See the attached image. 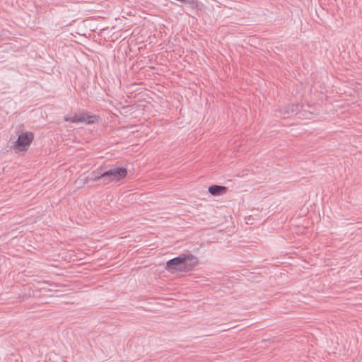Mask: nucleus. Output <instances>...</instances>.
Masks as SVG:
<instances>
[{
	"label": "nucleus",
	"instance_id": "f257e3e1",
	"mask_svg": "<svg viewBox=\"0 0 362 362\" xmlns=\"http://www.w3.org/2000/svg\"><path fill=\"white\" fill-rule=\"evenodd\" d=\"M198 259L192 254H181L168 260L165 269L170 272H188L192 271L197 264Z\"/></svg>",
	"mask_w": 362,
	"mask_h": 362
},
{
	"label": "nucleus",
	"instance_id": "f03ea898",
	"mask_svg": "<svg viewBox=\"0 0 362 362\" xmlns=\"http://www.w3.org/2000/svg\"><path fill=\"white\" fill-rule=\"evenodd\" d=\"M127 175V170L124 167H117L103 173L93 172L92 180L95 182H99L104 185H107L112 182H117L124 178Z\"/></svg>",
	"mask_w": 362,
	"mask_h": 362
},
{
	"label": "nucleus",
	"instance_id": "7ed1b4c3",
	"mask_svg": "<svg viewBox=\"0 0 362 362\" xmlns=\"http://www.w3.org/2000/svg\"><path fill=\"white\" fill-rule=\"evenodd\" d=\"M33 139V134L30 132H25L20 134L18 137L17 141L15 142V144L13 146V148L23 150L22 147H25L29 146Z\"/></svg>",
	"mask_w": 362,
	"mask_h": 362
},
{
	"label": "nucleus",
	"instance_id": "20e7f679",
	"mask_svg": "<svg viewBox=\"0 0 362 362\" xmlns=\"http://www.w3.org/2000/svg\"><path fill=\"white\" fill-rule=\"evenodd\" d=\"M227 188L224 186L214 185L209 187V192L214 196H218L226 193Z\"/></svg>",
	"mask_w": 362,
	"mask_h": 362
},
{
	"label": "nucleus",
	"instance_id": "39448f33",
	"mask_svg": "<svg viewBox=\"0 0 362 362\" xmlns=\"http://www.w3.org/2000/svg\"><path fill=\"white\" fill-rule=\"evenodd\" d=\"M78 119L82 121H78V123L92 124L95 122L96 117L95 115H89L86 113H81L78 115Z\"/></svg>",
	"mask_w": 362,
	"mask_h": 362
},
{
	"label": "nucleus",
	"instance_id": "423d86ee",
	"mask_svg": "<svg viewBox=\"0 0 362 362\" xmlns=\"http://www.w3.org/2000/svg\"><path fill=\"white\" fill-rule=\"evenodd\" d=\"M64 120L72 123H78V121H81L78 119V115H67L64 117Z\"/></svg>",
	"mask_w": 362,
	"mask_h": 362
},
{
	"label": "nucleus",
	"instance_id": "0eeeda50",
	"mask_svg": "<svg viewBox=\"0 0 362 362\" xmlns=\"http://www.w3.org/2000/svg\"><path fill=\"white\" fill-rule=\"evenodd\" d=\"M7 362H19V361L16 356H13V358H10L9 361H8Z\"/></svg>",
	"mask_w": 362,
	"mask_h": 362
}]
</instances>
